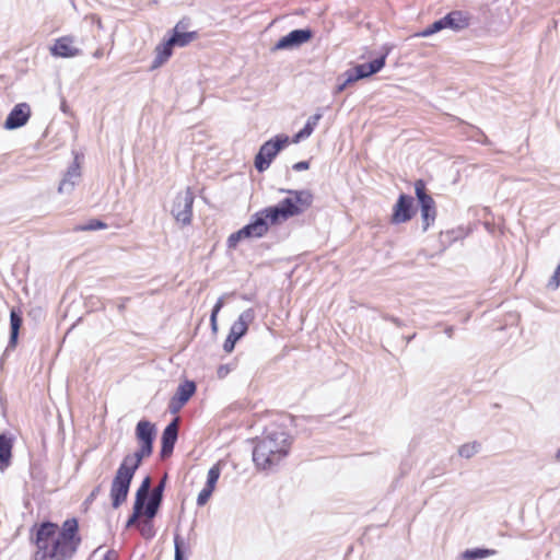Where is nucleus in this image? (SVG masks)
I'll return each mask as SVG.
<instances>
[{
  "mask_svg": "<svg viewBox=\"0 0 560 560\" xmlns=\"http://www.w3.org/2000/svg\"><path fill=\"white\" fill-rule=\"evenodd\" d=\"M288 194L289 197L284 198L278 206L264 209L252 223L231 234L229 237L230 245H235L245 238L262 236L268 231L267 221L271 224L287 221L305 212L314 200V196L310 190H288Z\"/></svg>",
  "mask_w": 560,
  "mask_h": 560,
  "instance_id": "1",
  "label": "nucleus"
},
{
  "mask_svg": "<svg viewBox=\"0 0 560 560\" xmlns=\"http://www.w3.org/2000/svg\"><path fill=\"white\" fill-rule=\"evenodd\" d=\"M291 435L282 429L266 430L257 439L253 450V460L260 470H272L290 452Z\"/></svg>",
  "mask_w": 560,
  "mask_h": 560,
  "instance_id": "2",
  "label": "nucleus"
},
{
  "mask_svg": "<svg viewBox=\"0 0 560 560\" xmlns=\"http://www.w3.org/2000/svg\"><path fill=\"white\" fill-rule=\"evenodd\" d=\"M57 524L50 521H44L39 525H34L31 533V541L36 546L33 560H63L59 551L57 541Z\"/></svg>",
  "mask_w": 560,
  "mask_h": 560,
  "instance_id": "3",
  "label": "nucleus"
},
{
  "mask_svg": "<svg viewBox=\"0 0 560 560\" xmlns=\"http://www.w3.org/2000/svg\"><path fill=\"white\" fill-rule=\"evenodd\" d=\"M78 530V521L75 518H68L63 522L61 530L57 535L59 551L63 560H70L81 544V537Z\"/></svg>",
  "mask_w": 560,
  "mask_h": 560,
  "instance_id": "4",
  "label": "nucleus"
},
{
  "mask_svg": "<svg viewBox=\"0 0 560 560\" xmlns=\"http://www.w3.org/2000/svg\"><path fill=\"white\" fill-rule=\"evenodd\" d=\"M289 143L288 136H277L275 139L265 142L255 156V167L258 172L266 171L281 149Z\"/></svg>",
  "mask_w": 560,
  "mask_h": 560,
  "instance_id": "5",
  "label": "nucleus"
},
{
  "mask_svg": "<svg viewBox=\"0 0 560 560\" xmlns=\"http://www.w3.org/2000/svg\"><path fill=\"white\" fill-rule=\"evenodd\" d=\"M415 194L420 203L422 217V230L427 231L435 221L436 206L431 195L427 191V186L423 179L415 182Z\"/></svg>",
  "mask_w": 560,
  "mask_h": 560,
  "instance_id": "6",
  "label": "nucleus"
},
{
  "mask_svg": "<svg viewBox=\"0 0 560 560\" xmlns=\"http://www.w3.org/2000/svg\"><path fill=\"white\" fill-rule=\"evenodd\" d=\"M133 476L135 475L127 471V469L118 467L113 478L109 491L113 509H118L126 502Z\"/></svg>",
  "mask_w": 560,
  "mask_h": 560,
  "instance_id": "7",
  "label": "nucleus"
},
{
  "mask_svg": "<svg viewBox=\"0 0 560 560\" xmlns=\"http://www.w3.org/2000/svg\"><path fill=\"white\" fill-rule=\"evenodd\" d=\"M194 200L195 196L190 188L177 194L174 200L172 213L176 221L183 225L190 224L191 222Z\"/></svg>",
  "mask_w": 560,
  "mask_h": 560,
  "instance_id": "8",
  "label": "nucleus"
},
{
  "mask_svg": "<svg viewBox=\"0 0 560 560\" xmlns=\"http://www.w3.org/2000/svg\"><path fill=\"white\" fill-rule=\"evenodd\" d=\"M416 213L413 198L406 194H400L396 203L393 206L390 222L393 224H402L410 221Z\"/></svg>",
  "mask_w": 560,
  "mask_h": 560,
  "instance_id": "9",
  "label": "nucleus"
},
{
  "mask_svg": "<svg viewBox=\"0 0 560 560\" xmlns=\"http://www.w3.org/2000/svg\"><path fill=\"white\" fill-rule=\"evenodd\" d=\"M386 61V55H383L382 57L374 59L373 61L369 63H362L358 65L354 68V74H349L346 82L339 88V91H342L348 84L353 83L358 80L368 78L378 71H381Z\"/></svg>",
  "mask_w": 560,
  "mask_h": 560,
  "instance_id": "10",
  "label": "nucleus"
},
{
  "mask_svg": "<svg viewBox=\"0 0 560 560\" xmlns=\"http://www.w3.org/2000/svg\"><path fill=\"white\" fill-rule=\"evenodd\" d=\"M49 50L52 56L60 58H73L81 55V49L77 46L72 35L58 37Z\"/></svg>",
  "mask_w": 560,
  "mask_h": 560,
  "instance_id": "11",
  "label": "nucleus"
},
{
  "mask_svg": "<svg viewBox=\"0 0 560 560\" xmlns=\"http://www.w3.org/2000/svg\"><path fill=\"white\" fill-rule=\"evenodd\" d=\"M178 418L173 419L163 430L161 436L160 456L162 459L168 458L173 452L178 439Z\"/></svg>",
  "mask_w": 560,
  "mask_h": 560,
  "instance_id": "12",
  "label": "nucleus"
},
{
  "mask_svg": "<svg viewBox=\"0 0 560 560\" xmlns=\"http://www.w3.org/2000/svg\"><path fill=\"white\" fill-rule=\"evenodd\" d=\"M22 324L23 317L21 310L13 307L10 312V337L1 360L9 355L10 351L15 349Z\"/></svg>",
  "mask_w": 560,
  "mask_h": 560,
  "instance_id": "13",
  "label": "nucleus"
},
{
  "mask_svg": "<svg viewBox=\"0 0 560 560\" xmlns=\"http://www.w3.org/2000/svg\"><path fill=\"white\" fill-rule=\"evenodd\" d=\"M31 117V107L26 103L16 104L4 121L5 129H16L24 126Z\"/></svg>",
  "mask_w": 560,
  "mask_h": 560,
  "instance_id": "14",
  "label": "nucleus"
},
{
  "mask_svg": "<svg viewBox=\"0 0 560 560\" xmlns=\"http://www.w3.org/2000/svg\"><path fill=\"white\" fill-rule=\"evenodd\" d=\"M152 453H153V447L140 444L139 450H137L132 454H127L122 458L119 467L122 469L125 468V469H127V471L135 475L137 469L140 467L142 459L151 456Z\"/></svg>",
  "mask_w": 560,
  "mask_h": 560,
  "instance_id": "15",
  "label": "nucleus"
},
{
  "mask_svg": "<svg viewBox=\"0 0 560 560\" xmlns=\"http://www.w3.org/2000/svg\"><path fill=\"white\" fill-rule=\"evenodd\" d=\"M255 317V310L252 307L246 308L238 315L237 319L233 322L229 332L236 336L238 339L243 338L248 330L249 324L254 322Z\"/></svg>",
  "mask_w": 560,
  "mask_h": 560,
  "instance_id": "16",
  "label": "nucleus"
},
{
  "mask_svg": "<svg viewBox=\"0 0 560 560\" xmlns=\"http://www.w3.org/2000/svg\"><path fill=\"white\" fill-rule=\"evenodd\" d=\"M155 436L156 428L152 422L143 419L137 423L136 438L139 444L153 447Z\"/></svg>",
  "mask_w": 560,
  "mask_h": 560,
  "instance_id": "17",
  "label": "nucleus"
},
{
  "mask_svg": "<svg viewBox=\"0 0 560 560\" xmlns=\"http://www.w3.org/2000/svg\"><path fill=\"white\" fill-rule=\"evenodd\" d=\"M311 38L312 32L310 30H294L277 43V48L284 49L291 46L301 45Z\"/></svg>",
  "mask_w": 560,
  "mask_h": 560,
  "instance_id": "18",
  "label": "nucleus"
},
{
  "mask_svg": "<svg viewBox=\"0 0 560 560\" xmlns=\"http://www.w3.org/2000/svg\"><path fill=\"white\" fill-rule=\"evenodd\" d=\"M13 438L7 432L0 433V471L11 465Z\"/></svg>",
  "mask_w": 560,
  "mask_h": 560,
  "instance_id": "19",
  "label": "nucleus"
},
{
  "mask_svg": "<svg viewBox=\"0 0 560 560\" xmlns=\"http://www.w3.org/2000/svg\"><path fill=\"white\" fill-rule=\"evenodd\" d=\"M161 504L162 500L148 494V490L142 491L140 500V510L142 511V514H144L147 518H154L160 510Z\"/></svg>",
  "mask_w": 560,
  "mask_h": 560,
  "instance_id": "20",
  "label": "nucleus"
},
{
  "mask_svg": "<svg viewBox=\"0 0 560 560\" xmlns=\"http://www.w3.org/2000/svg\"><path fill=\"white\" fill-rule=\"evenodd\" d=\"M444 22L448 28L460 31L469 26L470 16L466 12L456 10L446 14L444 16Z\"/></svg>",
  "mask_w": 560,
  "mask_h": 560,
  "instance_id": "21",
  "label": "nucleus"
},
{
  "mask_svg": "<svg viewBox=\"0 0 560 560\" xmlns=\"http://www.w3.org/2000/svg\"><path fill=\"white\" fill-rule=\"evenodd\" d=\"M199 37L198 32H183L182 23H177L173 30V35L170 37L171 43H173L174 47H185L191 42L196 40Z\"/></svg>",
  "mask_w": 560,
  "mask_h": 560,
  "instance_id": "22",
  "label": "nucleus"
},
{
  "mask_svg": "<svg viewBox=\"0 0 560 560\" xmlns=\"http://www.w3.org/2000/svg\"><path fill=\"white\" fill-rule=\"evenodd\" d=\"M150 485H151V478H150V476H147L142 480V482L137 491L136 502L133 505V513L128 517V520L126 522L127 528L131 527L136 523L137 518L142 514V511L140 510L141 494H142V491H147L149 489Z\"/></svg>",
  "mask_w": 560,
  "mask_h": 560,
  "instance_id": "23",
  "label": "nucleus"
},
{
  "mask_svg": "<svg viewBox=\"0 0 560 560\" xmlns=\"http://www.w3.org/2000/svg\"><path fill=\"white\" fill-rule=\"evenodd\" d=\"M173 47H174V45H173V43H171L170 38L167 40L163 42L162 44H160L159 46H156L155 58L152 63V68H159L163 63H165L173 54Z\"/></svg>",
  "mask_w": 560,
  "mask_h": 560,
  "instance_id": "24",
  "label": "nucleus"
},
{
  "mask_svg": "<svg viewBox=\"0 0 560 560\" xmlns=\"http://www.w3.org/2000/svg\"><path fill=\"white\" fill-rule=\"evenodd\" d=\"M322 118V114L317 113L315 115H313L312 117H310L305 124V126L303 127V129H301L293 138H292V142L293 143H299L300 141L308 138L314 129L316 128V126L318 125L319 120Z\"/></svg>",
  "mask_w": 560,
  "mask_h": 560,
  "instance_id": "25",
  "label": "nucleus"
},
{
  "mask_svg": "<svg viewBox=\"0 0 560 560\" xmlns=\"http://www.w3.org/2000/svg\"><path fill=\"white\" fill-rule=\"evenodd\" d=\"M196 383L194 381L186 380L178 385L174 396H176L179 400H183L186 405L196 393Z\"/></svg>",
  "mask_w": 560,
  "mask_h": 560,
  "instance_id": "26",
  "label": "nucleus"
},
{
  "mask_svg": "<svg viewBox=\"0 0 560 560\" xmlns=\"http://www.w3.org/2000/svg\"><path fill=\"white\" fill-rule=\"evenodd\" d=\"M189 544L177 533L174 535V560H187Z\"/></svg>",
  "mask_w": 560,
  "mask_h": 560,
  "instance_id": "27",
  "label": "nucleus"
},
{
  "mask_svg": "<svg viewBox=\"0 0 560 560\" xmlns=\"http://www.w3.org/2000/svg\"><path fill=\"white\" fill-rule=\"evenodd\" d=\"M497 551L494 549H488V548H472L467 549L463 552V558L466 560H476V559H482L490 556L495 555Z\"/></svg>",
  "mask_w": 560,
  "mask_h": 560,
  "instance_id": "28",
  "label": "nucleus"
},
{
  "mask_svg": "<svg viewBox=\"0 0 560 560\" xmlns=\"http://www.w3.org/2000/svg\"><path fill=\"white\" fill-rule=\"evenodd\" d=\"M480 447L481 445L478 442L466 443L458 448V454L460 457L468 459L476 455L479 452Z\"/></svg>",
  "mask_w": 560,
  "mask_h": 560,
  "instance_id": "29",
  "label": "nucleus"
},
{
  "mask_svg": "<svg viewBox=\"0 0 560 560\" xmlns=\"http://www.w3.org/2000/svg\"><path fill=\"white\" fill-rule=\"evenodd\" d=\"M444 28H447V25L445 24L444 18H443L441 20L435 21L427 28H424L422 32H420L418 34V36L428 37V36L433 35L434 33H438V32L444 30Z\"/></svg>",
  "mask_w": 560,
  "mask_h": 560,
  "instance_id": "30",
  "label": "nucleus"
},
{
  "mask_svg": "<svg viewBox=\"0 0 560 560\" xmlns=\"http://www.w3.org/2000/svg\"><path fill=\"white\" fill-rule=\"evenodd\" d=\"M223 305H224V300H223V296H221L217 300L215 304L213 305V307L211 310L210 325H211L212 331H214V332L218 330L217 317H218V314L220 313V311L222 310Z\"/></svg>",
  "mask_w": 560,
  "mask_h": 560,
  "instance_id": "31",
  "label": "nucleus"
},
{
  "mask_svg": "<svg viewBox=\"0 0 560 560\" xmlns=\"http://www.w3.org/2000/svg\"><path fill=\"white\" fill-rule=\"evenodd\" d=\"M220 475H221V468H220V465L219 464H214L212 467H210V469L208 470V475H207V481H206V486H209V487H212V488H215V485L220 478Z\"/></svg>",
  "mask_w": 560,
  "mask_h": 560,
  "instance_id": "32",
  "label": "nucleus"
},
{
  "mask_svg": "<svg viewBox=\"0 0 560 560\" xmlns=\"http://www.w3.org/2000/svg\"><path fill=\"white\" fill-rule=\"evenodd\" d=\"M215 488H212V487H209V486H206L202 488V490L199 492L198 497H197V505L198 506H203L210 499V497L212 495L213 491H214Z\"/></svg>",
  "mask_w": 560,
  "mask_h": 560,
  "instance_id": "33",
  "label": "nucleus"
},
{
  "mask_svg": "<svg viewBox=\"0 0 560 560\" xmlns=\"http://www.w3.org/2000/svg\"><path fill=\"white\" fill-rule=\"evenodd\" d=\"M140 533L147 539H150V538L154 537L155 530H154V527H153L152 520L148 518V521L144 522V524L140 528Z\"/></svg>",
  "mask_w": 560,
  "mask_h": 560,
  "instance_id": "34",
  "label": "nucleus"
},
{
  "mask_svg": "<svg viewBox=\"0 0 560 560\" xmlns=\"http://www.w3.org/2000/svg\"><path fill=\"white\" fill-rule=\"evenodd\" d=\"M165 479H166V476L151 491H150V488H149L148 489V494H150L152 497H155V498H158V499L163 501V492H164V489H165Z\"/></svg>",
  "mask_w": 560,
  "mask_h": 560,
  "instance_id": "35",
  "label": "nucleus"
},
{
  "mask_svg": "<svg viewBox=\"0 0 560 560\" xmlns=\"http://www.w3.org/2000/svg\"><path fill=\"white\" fill-rule=\"evenodd\" d=\"M185 406L184 401L183 400H179L176 396H173L171 399H170V402H168V411L172 413V415H176L180 411V409Z\"/></svg>",
  "mask_w": 560,
  "mask_h": 560,
  "instance_id": "36",
  "label": "nucleus"
},
{
  "mask_svg": "<svg viewBox=\"0 0 560 560\" xmlns=\"http://www.w3.org/2000/svg\"><path fill=\"white\" fill-rule=\"evenodd\" d=\"M106 224L97 219H92L89 221L88 224L85 225H81L79 226L77 230H81V231H92V230H97V229H103L105 228Z\"/></svg>",
  "mask_w": 560,
  "mask_h": 560,
  "instance_id": "37",
  "label": "nucleus"
},
{
  "mask_svg": "<svg viewBox=\"0 0 560 560\" xmlns=\"http://www.w3.org/2000/svg\"><path fill=\"white\" fill-rule=\"evenodd\" d=\"M240 339L236 338V336L232 335L229 332L224 343H223V349L225 352H232L236 342L238 341Z\"/></svg>",
  "mask_w": 560,
  "mask_h": 560,
  "instance_id": "38",
  "label": "nucleus"
},
{
  "mask_svg": "<svg viewBox=\"0 0 560 560\" xmlns=\"http://www.w3.org/2000/svg\"><path fill=\"white\" fill-rule=\"evenodd\" d=\"M101 492V486H96L91 493L86 497L84 504H91Z\"/></svg>",
  "mask_w": 560,
  "mask_h": 560,
  "instance_id": "39",
  "label": "nucleus"
},
{
  "mask_svg": "<svg viewBox=\"0 0 560 560\" xmlns=\"http://www.w3.org/2000/svg\"><path fill=\"white\" fill-rule=\"evenodd\" d=\"M385 320H388L390 323H393L394 325H396L397 327H402L404 326V323L401 319H399L398 317H395L393 315H389V314H384L382 316Z\"/></svg>",
  "mask_w": 560,
  "mask_h": 560,
  "instance_id": "40",
  "label": "nucleus"
},
{
  "mask_svg": "<svg viewBox=\"0 0 560 560\" xmlns=\"http://www.w3.org/2000/svg\"><path fill=\"white\" fill-rule=\"evenodd\" d=\"M310 168V163L307 161H301L293 165V170L295 171H305Z\"/></svg>",
  "mask_w": 560,
  "mask_h": 560,
  "instance_id": "41",
  "label": "nucleus"
},
{
  "mask_svg": "<svg viewBox=\"0 0 560 560\" xmlns=\"http://www.w3.org/2000/svg\"><path fill=\"white\" fill-rule=\"evenodd\" d=\"M118 559V553L110 549V550H107L103 557V560H117Z\"/></svg>",
  "mask_w": 560,
  "mask_h": 560,
  "instance_id": "42",
  "label": "nucleus"
},
{
  "mask_svg": "<svg viewBox=\"0 0 560 560\" xmlns=\"http://www.w3.org/2000/svg\"><path fill=\"white\" fill-rule=\"evenodd\" d=\"M454 328L452 326L445 328V334L451 338L453 336Z\"/></svg>",
  "mask_w": 560,
  "mask_h": 560,
  "instance_id": "43",
  "label": "nucleus"
},
{
  "mask_svg": "<svg viewBox=\"0 0 560 560\" xmlns=\"http://www.w3.org/2000/svg\"><path fill=\"white\" fill-rule=\"evenodd\" d=\"M93 56H94L95 58H101V57L103 56V49H97V50L93 54Z\"/></svg>",
  "mask_w": 560,
  "mask_h": 560,
  "instance_id": "44",
  "label": "nucleus"
},
{
  "mask_svg": "<svg viewBox=\"0 0 560 560\" xmlns=\"http://www.w3.org/2000/svg\"><path fill=\"white\" fill-rule=\"evenodd\" d=\"M415 337H416V334H413V335H411V336H408V337L406 338L407 343H409V342H410Z\"/></svg>",
  "mask_w": 560,
  "mask_h": 560,
  "instance_id": "45",
  "label": "nucleus"
},
{
  "mask_svg": "<svg viewBox=\"0 0 560 560\" xmlns=\"http://www.w3.org/2000/svg\"><path fill=\"white\" fill-rule=\"evenodd\" d=\"M124 310H125V304H124V303H121V304L118 306V311L121 313V312H124Z\"/></svg>",
  "mask_w": 560,
  "mask_h": 560,
  "instance_id": "46",
  "label": "nucleus"
},
{
  "mask_svg": "<svg viewBox=\"0 0 560 560\" xmlns=\"http://www.w3.org/2000/svg\"><path fill=\"white\" fill-rule=\"evenodd\" d=\"M556 458L560 462V448L557 451Z\"/></svg>",
  "mask_w": 560,
  "mask_h": 560,
  "instance_id": "47",
  "label": "nucleus"
},
{
  "mask_svg": "<svg viewBox=\"0 0 560 560\" xmlns=\"http://www.w3.org/2000/svg\"><path fill=\"white\" fill-rule=\"evenodd\" d=\"M421 255H423L424 257H427V254H424V250H420L418 256L420 257Z\"/></svg>",
  "mask_w": 560,
  "mask_h": 560,
  "instance_id": "48",
  "label": "nucleus"
},
{
  "mask_svg": "<svg viewBox=\"0 0 560 560\" xmlns=\"http://www.w3.org/2000/svg\"><path fill=\"white\" fill-rule=\"evenodd\" d=\"M221 371H222V373H225V370H223V366H220V369H219V374L220 375H221Z\"/></svg>",
  "mask_w": 560,
  "mask_h": 560,
  "instance_id": "49",
  "label": "nucleus"
},
{
  "mask_svg": "<svg viewBox=\"0 0 560 560\" xmlns=\"http://www.w3.org/2000/svg\"><path fill=\"white\" fill-rule=\"evenodd\" d=\"M221 371H222V373H225V370H223V366H220V369H219V374L220 375H221Z\"/></svg>",
  "mask_w": 560,
  "mask_h": 560,
  "instance_id": "50",
  "label": "nucleus"
}]
</instances>
